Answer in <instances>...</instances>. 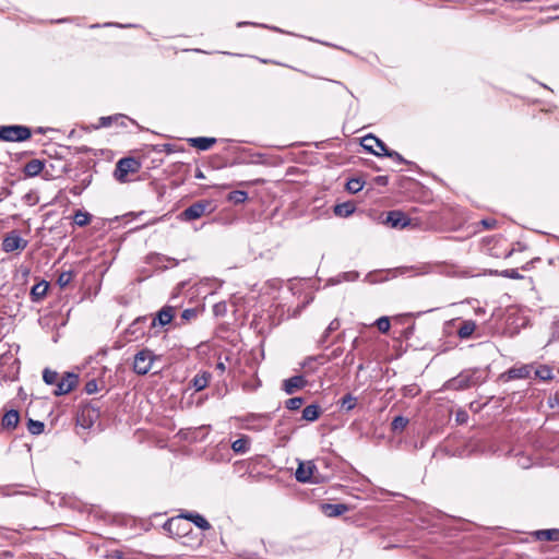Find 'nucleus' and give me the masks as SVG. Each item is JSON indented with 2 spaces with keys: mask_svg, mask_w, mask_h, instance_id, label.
Here are the masks:
<instances>
[{
  "mask_svg": "<svg viewBox=\"0 0 559 559\" xmlns=\"http://www.w3.org/2000/svg\"><path fill=\"white\" fill-rule=\"evenodd\" d=\"M361 146L369 153L376 156H386L393 158L400 164H406V159L396 151L389 150L388 146L380 139L373 134H368L362 138Z\"/></svg>",
  "mask_w": 559,
  "mask_h": 559,
  "instance_id": "obj_1",
  "label": "nucleus"
},
{
  "mask_svg": "<svg viewBox=\"0 0 559 559\" xmlns=\"http://www.w3.org/2000/svg\"><path fill=\"white\" fill-rule=\"evenodd\" d=\"M481 382L479 371L477 369H468L462 371L456 377L448 381L447 385L453 390H465L477 385Z\"/></svg>",
  "mask_w": 559,
  "mask_h": 559,
  "instance_id": "obj_2",
  "label": "nucleus"
},
{
  "mask_svg": "<svg viewBox=\"0 0 559 559\" xmlns=\"http://www.w3.org/2000/svg\"><path fill=\"white\" fill-rule=\"evenodd\" d=\"M32 136V130L26 126L12 124L0 128V140L5 142H23Z\"/></svg>",
  "mask_w": 559,
  "mask_h": 559,
  "instance_id": "obj_3",
  "label": "nucleus"
},
{
  "mask_svg": "<svg viewBox=\"0 0 559 559\" xmlns=\"http://www.w3.org/2000/svg\"><path fill=\"white\" fill-rule=\"evenodd\" d=\"M155 356L150 349H142L134 356L133 371L140 376L146 374L153 365Z\"/></svg>",
  "mask_w": 559,
  "mask_h": 559,
  "instance_id": "obj_4",
  "label": "nucleus"
},
{
  "mask_svg": "<svg viewBox=\"0 0 559 559\" xmlns=\"http://www.w3.org/2000/svg\"><path fill=\"white\" fill-rule=\"evenodd\" d=\"M139 168L140 163L135 158L124 157L118 160L114 176L119 182H126L128 174L136 173Z\"/></svg>",
  "mask_w": 559,
  "mask_h": 559,
  "instance_id": "obj_5",
  "label": "nucleus"
},
{
  "mask_svg": "<svg viewBox=\"0 0 559 559\" xmlns=\"http://www.w3.org/2000/svg\"><path fill=\"white\" fill-rule=\"evenodd\" d=\"M181 519L192 522L198 528L202 531H209L211 528V524L203 515L191 511L181 512L177 518L169 520L166 523V526H168V528L170 530L171 526Z\"/></svg>",
  "mask_w": 559,
  "mask_h": 559,
  "instance_id": "obj_6",
  "label": "nucleus"
},
{
  "mask_svg": "<svg viewBox=\"0 0 559 559\" xmlns=\"http://www.w3.org/2000/svg\"><path fill=\"white\" fill-rule=\"evenodd\" d=\"M28 245V241L20 236L17 230L8 233L2 240V250L7 253L24 250Z\"/></svg>",
  "mask_w": 559,
  "mask_h": 559,
  "instance_id": "obj_7",
  "label": "nucleus"
},
{
  "mask_svg": "<svg viewBox=\"0 0 559 559\" xmlns=\"http://www.w3.org/2000/svg\"><path fill=\"white\" fill-rule=\"evenodd\" d=\"M209 205L210 202L207 201H199L192 203L190 206H188L185 211L180 213L179 217L180 219L187 222L198 219L206 212Z\"/></svg>",
  "mask_w": 559,
  "mask_h": 559,
  "instance_id": "obj_8",
  "label": "nucleus"
},
{
  "mask_svg": "<svg viewBox=\"0 0 559 559\" xmlns=\"http://www.w3.org/2000/svg\"><path fill=\"white\" fill-rule=\"evenodd\" d=\"M79 382V376L73 372H67L59 382L57 383V388L55 390V395H64L71 392Z\"/></svg>",
  "mask_w": 559,
  "mask_h": 559,
  "instance_id": "obj_9",
  "label": "nucleus"
},
{
  "mask_svg": "<svg viewBox=\"0 0 559 559\" xmlns=\"http://www.w3.org/2000/svg\"><path fill=\"white\" fill-rule=\"evenodd\" d=\"M175 317V308L171 306H164L152 319L151 328L157 325L165 326L171 322Z\"/></svg>",
  "mask_w": 559,
  "mask_h": 559,
  "instance_id": "obj_10",
  "label": "nucleus"
},
{
  "mask_svg": "<svg viewBox=\"0 0 559 559\" xmlns=\"http://www.w3.org/2000/svg\"><path fill=\"white\" fill-rule=\"evenodd\" d=\"M308 384V381L304 376H294L283 381V390L286 394L292 395L296 391L304 389Z\"/></svg>",
  "mask_w": 559,
  "mask_h": 559,
  "instance_id": "obj_11",
  "label": "nucleus"
},
{
  "mask_svg": "<svg viewBox=\"0 0 559 559\" xmlns=\"http://www.w3.org/2000/svg\"><path fill=\"white\" fill-rule=\"evenodd\" d=\"M386 222L394 228H404L409 225V218L401 211L389 212Z\"/></svg>",
  "mask_w": 559,
  "mask_h": 559,
  "instance_id": "obj_12",
  "label": "nucleus"
},
{
  "mask_svg": "<svg viewBox=\"0 0 559 559\" xmlns=\"http://www.w3.org/2000/svg\"><path fill=\"white\" fill-rule=\"evenodd\" d=\"M314 469L316 466L311 462H308L307 464L300 463L295 473L296 479L300 483L310 481Z\"/></svg>",
  "mask_w": 559,
  "mask_h": 559,
  "instance_id": "obj_13",
  "label": "nucleus"
},
{
  "mask_svg": "<svg viewBox=\"0 0 559 559\" xmlns=\"http://www.w3.org/2000/svg\"><path fill=\"white\" fill-rule=\"evenodd\" d=\"M532 372V367L528 365H523L521 367L510 368L503 377H507L508 380L514 379H526L530 378Z\"/></svg>",
  "mask_w": 559,
  "mask_h": 559,
  "instance_id": "obj_14",
  "label": "nucleus"
},
{
  "mask_svg": "<svg viewBox=\"0 0 559 559\" xmlns=\"http://www.w3.org/2000/svg\"><path fill=\"white\" fill-rule=\"evenodd\" d=\"M45 167L44 160L34 158L27 162L23 167V173L26 177H35L39 175Z\"/></svg>",
  "mask_w": 559,
  "mask_h": 559,
  "instance_id": "obj_15",
  "label": "nucleus"
},
{
  "mask_svg": "<svg viewBox=\"0 0 559 559\" xmlns=\"http://www.w3.org/2000/svg\"><path fill=\"white\" fill-rule=\"evenodd\" d=\"M146 321V317H140L135 319L127 329V333L133 336L134 340H138L140 336H143Z\"/></svg>",
  "mask_w": 559,
  "mask_h": 559,
  "instance_id": "obj_16",
  "label": "nucleus"
},
{
  "mask_svg": "<svg viewBox=\"0 0 559 559\" xmlns=\"http://www.w3.org/2000/svg\"><path fill=\"white\" fill-rule=\"evenodd\" d=\"M189 144L200 151L210 150L215 143V138L198 136L188 139Z\"/></svg>",
  "mask_w": 559,
  "mask_h": 559,
  "instance_id": "obj_17",
  "label": "nucleus"
},
{
  "mask_svg": "<svg viewBox=\"0 0 559 559\" xmlns=\"http://www.w3.org/2000/svg\"><path fill=\"white\" fill-rule=\"evenodd\" d=\"M20 421L19 412L15 409L8 411L1 420V425L4 429H15Z\"/></svg>",
  "mask_w": 559,
  "mask_h": 559,
  "instance_id": "obj_18",
  "label": "nucleus"
},
{
  "mask_svg": "<svg viewBox=\"0 0 559 559\" xmlns=\"http://www.w3.org/2000/svg\"><path fill=\"white\" fill-rule=\"evenodd\" d=\"M48 290V283L46 281H41L35 284L31 289V296L33 301H39L43 299Z\"/></svg>",
  "mask_w": 559,
  "mask_h": 559,
  "instance_id": "obj_19",
  "label": "nucleus"
},
{
  "mask_svg": "<svg viewBox=\"0 0 559 559\" xmlns=\"http://www.w3.org/2000/svg\"><path fill=\"white\" fill-rule=\"evenodd\" d=\"M211 373L207 371L200 372L194 376L192 379V385L195 389V391H202L205 389L210 382Z\"/></svg>",
  "mask_w": 559,
  "mask_h": 559,
  "instance_id": "obj_20",
  "label": "nucleus"
},
{
  "mask_svg": "<svg viewBox=\"0 0 559 559\" xmlns=\"http://www.w3.org/2000/svg\"><path fill=\"white\" fill-rule=\"evenodd\" d=\"M476 323L473 320H465L462 322L461 326L457 330V335L460 338L465 340L472 336L475 332Z\"/></svg>",
  "mask_w": 559,
  "mask_h": 559,
  "instance_id": "obj_21",
  "label": "nucleus"
},
{
  "mask_svg": "<svg viewBox=\"0 0 559 559\" xmlns=\"http://www.w3.org/2000/svg\"><path fill=\"white\" fill-rule=\"evenodd\" d=\"M321 408L317 404H311L302 409V419L307 421H314L319 418Z\"/></svg>",
  "mask_w": 559,
  "mask_h": 559,
  "instance_id": "obj_22",
  "label": "nucleus"
},
{
  "mask_svg": "<svg viewBox=\"0 0 559 559\" xmlns=\"http://www.w3.org/2000/svg\"><path fill=\"white\" fill-rule=\"evenodd\" d=\"M324 513L329 516H338L344 514L348 507L344 503H335V504H324L323 506Z\"/></svg>",
  "mask_w": 559,
  "mask_h": 559,
  "instance_id": "obj_23",
  "label": "nucleus"
},
{
  "mask_svg": "<svg viewBox=\"0 0 559 559\" xmlns=\"http://www.w3.org/2000/svg\"><path fill=\"white\" fill-rule=\"evenodd\" d=\"M355 211V205L352 202H343L334 206V214L340 217H348Z\"/></svg>",
  "mask_w": 559,
  "mask_h": 559,
  "instance_id": "obj_24",
  "label": "nucleus"
},
{
  "mask_svg": "<svg viewBox=\"0 0 559 559\" xmlns=\"http://www.w3.org/2000/svg\"><path fill=\"white\" fill-rule=\"evenodd\" d=\"M359 277V273L356 271L343 272L335 277L330 280L332 285L340 284L342 282H355Z\"/></svg>",
  "mask_w": 559,
  "mask_h": 559,
  "instance_id": "obj_25",
  "label": "nucleus"
},
{
  "mask_svg": "<svg viewBox=\"0 0 559 559\" xmlns=\"http://www.w3.org/2000/svg\"><path fill=\"white\" fill-rule=\"evenodd\" d=\"M250 440L248 437H241L231 443L235 453L245 454L249 451Z\"/></svg>",
  "mask_w": 559,
  "mask_h": 559,
  "instance_id": "obj_26",
  "label": "nucleus"
},
{
  "mask_svg": "<svg viewBox=\"0 0 559 559\" xmlns=\"http://www.w3.org/2000/svg\"><path fill=\"white\" fill-rule=\"evenodd\" d=\"M106 385H105V381L103 379L100 380H97V379H91L88 380L86 383H85V388H84V391L87 393V394H94L96 392H98L99 390H103L105 389Z\"/></svg>",
  "mask_w": 559,
  "mask_h": 559,
  "instance_id": "obj_27",
  "label": "nucleus"
},
{
  "mask_svg": "<svg viewBox=\"0 0 559 559\" xmlns=\"http://www.w3.org/2000/svg\"><path fill=\"white\" fill-rule=\"evenodd\" d=\"M536 536L538 539L542 540H559V530L558 528H551V530H540L536 532Z\"/></svg>",
  "mask_w": 559,
  "mask_h": 559,
  "instance_id": "obj_28",
  "label": "nucleus"
},
{
  "mask_svg": "<svg viewBox=\"0 0 559 559\" xmlns=\"http://www.w3.org/2000/svg\"><path fill=\"white\" fill-rule=\"evenodd\" d=\"M340 404L342 409L349 412L357 405V397L347 393L340 400Z\"/></svg>",
  "mask_w": 559,
  "mask_h": 559,
  "instance_id": "obj_29",
  "label": "nucleus"
},
{
  "mask_svg": "<svg viewBox=\"0 0 559 559\" xmlns=\"http://www.w3.org/2000/svg\"><path fill=\"white\" fill-rule=\"evenodd\" d=\"M91 218L92 215L90 213L84 212L82 210H78L74 214L73 221L75 225L84 227L90 224Z\"/></svg>",
  "mask_w": 559,
  "mask_h": 559,
  "instance_id": "obj_30",
  "label": "nucleus"
},
{
  "mask_svg": "<svg viewBox=\"0 0 559 559\" xmlns=\"http://www.w3.org/2000/svg\"><path fill=\"white\" fill-rule=\"evenodd\" d=\"M365 181L360 178H352L346 182V190L350 193H357L362 190Z\"/></svg>",
  "mask_w": 559,
  "mask_h": 559,
  "instance_id": "obj_31",
  "label": "nucleus"
},
{
  "mask_svg": "<svg viewBox=\"0 0 559 559\" xmlns=\"http://www.w3.org/2000/svg\"><path fill=\"white\" fill-rule=\"evenodd\" d=\"M227 199L235 204H241L248 199V193L243 190H235L228 194Z\"/></svg>",
  "mask_w": 559,
  "mask_h": 559,
  "instance_id": "obj_32",
  "label": "nucleus"
},
{
  "mask_svg": "<svg viewBox=\"0 0 559 559\" xmlns=\"http://www.w3.org/2000/svg\"><path fill=\"white\" fill-rule=\"evenodd\" d=\"M43 379L47 384H55L57 386V383L59 382V374L57 371L45 369L43 372Z\"/></svg>",
  "mask_w": 559,
  "mask_h": 559,
  "instance_id": "obj_33",
  "label": "nucleus"
},
{
  "mask_svg": "<svg viewBox=\"0 0 559 559\" xmlns=\"http://www.w3.org/2000/svg\"><path fill=\"white\" fill-rule=\"evenodd\" d=\"M407 425H408V419L406 417L396 416L391 423V428H392V431L396 432V431L404 430Z\"/></svg>",
  "mask_w": 559,
  "mask_h": 559,
  "instance_id": "obj_34",
  "label": "nucleus"
},
{
  "mask_svg": "<svg viewBox=\"0 0 559 559\" xmlns=\"http://www.w3.org/2000/svg\"><path fill=\"white\" fill-rule=\"evenodd\" d=\"M45 425L43 421L28 419L27 429L32 435H40L44 431Z\"/></svg>",
  "mask_w": 559,
  "mask_h": 559,
  "instance_id": "obj_35",
  "label": "nucleus"
},
{
  "mask_svg": "<svg viewBox=\"0 0 559 559\" xmlns=\"http://www.w3.org/2000/svg\"><path fill=\"white\" fill-rule=\"evenodd\" d=\"M73 276H74V274H73L72 271H64V272L59 274L58 280H57V284L61 288H64V287H67L72 282Z\"/></svg>",
  "mask_w": 559,
  "mask_h": 559,
  "instance_id": "obj_36",
  "label": "nucleus"
},
{
  "mask_svg": "<svg viewBox=\"0 0 559 559\" xmlns=\"http://www.w3.org/2000/svg\"><path fill=\"white\" fill-rule=\"evenodd\" d=\"M535 376L540 380H549L552 378V370L547 366H542L535 370Z\"/></svg>",
  "mask_w": 559,
  "mask_h": 559,
  "instance_id": "obj_37",
  "label": "nucleus"
},
{
  "mask_svg": "<svg viewBox=\"0 0 559 559\" xmlns=\"http://www.w3.org/2000/svg\"><path fill=\"white\" fill-rule=\"evenodd\" d=\"M374 324L381 333H386L390 330V319L388 317H380L376 320Z\"/></svg>",
  "mask_w": 559,
  "mask_h": 559,
  "instance_id": "obj_38",
  "label": "nucleus"
},
{
  "mask_svg": "<svg viewBox=\"0 0 559 559\" xmlns=\"http://www.w3.org/2000/svg\"><path fill=\"white\" fill-rule=\"evenodd\" d=\"M199 314V310L197 308H189L185 309L181 312V320L183 322H190L191 320L195 319Z\"/></svg>",
  "mask_w": 559,
  "mask_h": 559,
  "instance_id": "obj_39",
  "label": "nucleus"
},
{
  "mask_svg": "<svg viewBox=\"0 0 559 559\" xmlns=\"http://www.w3.org/2000/svg\"><path fill=\"white\" fill-rule=\"evenodd\" d=\"M302 404V397H292L286 401V408L289 411H296L299 409Z\"/></svg>",
  "mask_w": 559,
  "mask_h": 559,
  "instance_id": "obj_40",
  "label": "nucleus"
},
{
  "mask_svg": "<svg viewBox=\"0 0 559 559\" xmlns=\"http://www.w3.org/2000/svg\"><path fill=\"white\" fill-rule=\"evenodd\" d=\"M439 267H440V270H439L440 274H444V275H449V276H463V277L468 275V272H466V271L457 272V271H454L453 267H451V270L445 266H439Z\"/></svg>",
  "mask_w": 559,
  "mask_h": 559,
  "instance_id": "obj_41",
  "label": "nucleus"
},
{
  "mask_svg": "<svg viewBox=\"0 0 559 559\" xmlns=\"http://www.w3.org/2000/svg\"><path fill=\"white\" fill-rule=\"evenodd\" d=\"M124 118H126V116H123V115L102 117L99 119V126L106 128L111 124L112 120L124 119Z\"/></svg>",
  "mask_w": 559,
  "mask_h": 559,
  "instance_id": "obj_42",
  "label": "nucleus"
},
{
  "mask_svg": "<svg viewBox=\"0 0 559 559\" xmlns=\"http://www.w3.org/2000/svg\"><path fill=\"white\" fill-rule=\"evenodd\" d=\"M500 275L507 278L519 280L522 278V275L519 273L516 269H507L500 272Z\"/></svg>",
  "mask_w": 559,
  "mask_h": 559,
  "instance_id": "obj_43",
  "label": "nucleus"
},
{
  "mask_svg": "<svg viewBox=\"0 0 559 559\" xmlns=\"http://www.w3.org/2000/svg\"><path fill=\"white\" fill-rule=\"evenodd\" d=\"M419 388L417 385H407L403 388V395L414 397L419 393Z\"/></svg>",
  "mask_w": 559,
  "mask_h": 559,
  "instance_id": "obj_44",
  "label": "nucleus"
},
{
  "mask_svg": "<svg viewBox=\"0 0 559 559\" xmlns=\"http://www.w3.org/2000/svg\"><path fill=\"white\" fill-rule=\"evenodd\" d=\"M340 326H341V323H340L338 319L332 320L324 332V337L326 338L330 335V333L338 330Z\"/></svg>",
  "mask_w": 559,
  "mask_h": 559,
  "instance_id": "obj_45",
  "label": "nucleus"
},
{
  "mask_svg": "<svg viewBox=\"0 0 559 559\" xmlns=\"http://www.w3.org/2000/svg\"><path fill=\"white\" fill-rule=\"evenodd\" d=\"M215 316H224L226 312V304L218 302L213 308Z\"/></svg>",
  "mask_w": 559,
  "mask_h": 559,
  "instance_id": "obj_46",
  "label": "nucleus"
},
{
  "mask_svg": "<svg viewBox=\"0 0 559 559\" xmlns=\"http://www.w3.org/2000/svg\"><path fill=\"white\" fill-rule=\"evenodd\" d=\"M254 420H267V417L263 416V415H254V414H251L247 417L248 423H253Z\"/></svg>",
  "mask_w": 559,
  "mask_h": 559,
  "instance_id": "obj_47",
  "label": "nucleus"
},
{
  "mask_svg": "<svg viewBox=\"0 0 559 559\" xmlns=\"http://www.w3.org/2000/svg\"><path fill=\"white\" fill-rule=\"evenodd\" d=\"M374 181L380 186H386L389 182V178L386 176H377Z\"/></svg>",
  "mask_w": 559,
  "mask_h": 559,
  "instance_id": "obj_48",
  "label": "nucleus"
},
{
  "mask_svg": "<svg viewBox=\"0 0 559 559\" xmlns=\"http://www.w3.org/2000/svg\"><path fill=\"white\" fill-rule=\"evenodd\" d=\"M430 272H431V270H430V266H429V265H423V266H420V267L418 269L417 274H418V275H424V274H428V273H430Z\"/></svg>",
  "mask_w": 559,
  "mask_h": 559,
  "instance_id": "obj_49",
  "label": "nucleus"
},
{
  "mask_svg": "<svg viewBox=\"0 0 559 559\" xmlns=\"http://www.w3.org/2000/svg\"><path fill=\"white\" fill-rule=\"evenodd\" d=\"M481 224L486 227V228H492L493 225L496 224V221L495 219H483L481 221Z\"/></svg>",
  "mask_w": 559,
  "mask_h": 559,
  "instance_id": "obj_50",
  "label": "nucleus"
},
{
  "mask_svg": "<svg viewBox=\"0 0 559 559\" xmlns=\"http://www.w3.org/2000/svg\"><path fill=\"white\" fill-rule=\"evenodd\" d=\"M467 418V414L465 412H460L456 415V420L460 423H464Z\"/></svg>",
  "mask_w": 559,
  "mask_h": 559,
  "instance_id": "obj_51",
  "label": "nucleus"
},
{
  "mask_svg": "<svg viewBox=\"0 0 559 559\" xmlns=\"http://www.w3.org/2000/svg\"><path fill=\"white\" fill-rule=\"evenodd\" d=\"M316 360V358L313 357H308L304 362H302V368H306V367H309L313 361Z\"/></svg>",
  "mask_w": 559,
  "mask_h": 559,
  "instance_id": "obj_52",
  "label": "nucleus"
},
{
  "mask_svg": "<svg viewBox=\"0 0 559 559\" xmlns=\"http://www.w3.org/2000/svg\"><path fill=\"white\" fill-rule=\"evenodd\" d=\"M81 191H82V188H80L79 186H75V187H73V188L70 190V192H71L72 194H74V195H79V194H81Z\"/></svg>",
  "mask_w": 559,
  "mask_h": 559,
  "instance_id": "obj_53",
  "label": "nucleus"
},
{
  "mask_svg": "<svg viewBox=\"0 0 559 559\" xmlns=\"http://www.w3.org/2000/svg\"><path fill=\"white\" fill-rule=\"evenodd\" d=\"M216 369L219 370L221 372H224L226 369L225 364L223 361H218L216 364Z\"/></svg>",
  "mask_w": 559,
  "mask_h": 559,
  "instance_id": "obj_54",
  "label": "nucleus"
},
{
  "mask_svg": "<svg viewBox=\"0 0 559 559\" xmlns=\"http://www.w3.org/2000/svg\"><path fill=\"white\" fill-rule=\"evenodd\" d=\"M305 307V305H302L301 307H298L295 311H294V316H298L300 313V311L302 310V308Z\"/></svg>",
  "mask_w": 559,
  "mask_h": 559,
  "instance_id": "obj_55",
  "label": "nucleus"
},
{
  "mask_svg": "<svg viewBox=\"0 0 559 559\" xmlns=\"http://www.w3.org/2000/svg\"><path fill=\"white\" fill-rule=\"evenodd\" d=\"M249 24H250V23H248V22H239V23L237 24V26H238V27H242V26H245V25H249Z\"/></svg>",
  "mask_w": 559,
  "mask_h": 559,
  "instance_id": "obj_56",
  "label": "nucleus"
},
{
  "mask_svg": "<svg viewBox=\"0 0 559 559\" xmlns=\"http://www.w3.org/2000/svg\"><path fill=\"white\" fill-rule=\"evenodd\" d=\"M197 178H204L202 171H199L197 175H195Z\"/></svg>",
  "mask_w": 559,
  "mask_h": 559,
  "instance_id": "obj_57",
  "label": "nucleus"
},
{
  "mask_svg": "<svg viewBox=\"0 0 559 559\" xmlns=\"http://www.w3.org/2000/svg\"><path fill=\"white\" fill-rule=\"evenodd\" d=\"M413 330H414V326L408 328V329H407V335H408V334H412Z\"/></svg>",
  "mask_w": 559,
  "mask_h": 559,
  "instance_id": "obj_58",
  "label": "nucleus"
},
{
  "mask_svg": "<svg viewBox=\"0 0 559 559\" xmlns=\"http://www.w3.org/2000/svg\"><path fill=\"white\" fill-rule=\"evenodd\" d=\"M83 182H84V187H86L87 185H90L91 179H86V180H84Z\"/></svg>",
  "mask_w": 559,
  "mask_h": 559,
  "instance_id": "obj_59",
  "label": "nucleus"
},
{
  "mask_svg": "<svg viewBox=\"0 0 559 559\" xmlns=\"http://www.w3.org/2000/svg\"><path fill=\"white\" fill-rule=\"evenodd\" d=\"M369 144H372V150H374V146H377V143L369 142Z\"/></svg>",
  "mask_w": 559,
  "mask_h": 559,
  "instance_id": "obj_60",
  "label": "nucleus"
},
{
  "mask_svg": "<svg viewBox=\"0 0 559 559\" xmlns=\"http://www.w3.org/2000/svg\"><path fill=\"white\" fill-rule=\"evenodd\" d=\"M160 218H155L151 224L158 222Z\"/></svg>",
  "mask_w": 559,
  "mask_h": 559,
  "instance_id": "obj_61",
  "label": "nucleus"
}]
</instances>
